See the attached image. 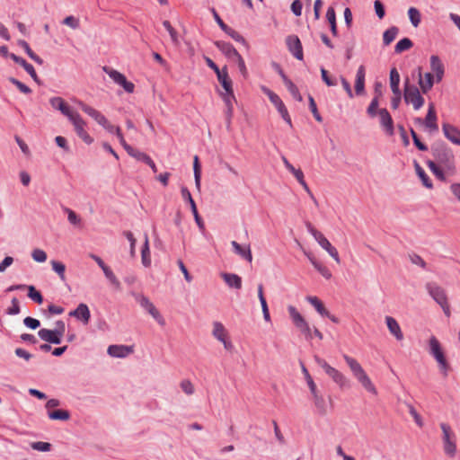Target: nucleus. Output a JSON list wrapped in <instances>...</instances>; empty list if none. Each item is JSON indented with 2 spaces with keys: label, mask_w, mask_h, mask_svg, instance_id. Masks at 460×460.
Segmentation results:
<instances>
[{
  "label": "nucleus",
  "mask_w": 460,
  "mask_h": 460,
  "mask_svg": "<svg viewBox=\"0 0 460 460\" xmlns=\"http://www.w3.org/2000/svg\"><path fill=\"white\" fill-rule=\"evenodd\" d=\"M434 157L435 161H428L427 165L438 180L445 181V172L455 170V156L449 148L441 146L435 149Z\"/></svg>",
  "instance_id": "nucleus-1"
},
{
  "label": "nucleus",
  "mask_w": 460,
  "mask_h": 460,
  "mask_svg": "<svg viewBox=\"0 0 460 460\" xmlns=\"http://www.w3.org/2000/svg\"><path fill=\"white\" fill-rule=\"evenodd\" d=\"M75 102L84 113L93 118L99 125L103 127L108 132L115 134L122 146H126L127 142L121 133V129L119 127L112 125L101 111L86 104L85 102L82 101H76Z\"/></svg>",
  "instance_id": "nucleus-2"
},
{
  "label": "nucleus",
  "mask_w": 460,
  "mask_h": 460,
  "mask_svg": "<svg viewBox=\"0 0 460 460\" xmlns=\"http://www.w3.org/2000/svg\"><path fill=\"white\" fill-rule=\"evenodd\" d=\"M343 359L348 365L353 376L363 386V388L372 394H377V390L375 385L373 384V382L371 381L370 377L364 370L362 366L359 364V362L356 358L346 354L343 355Z\"/></svg>",
  "instance_id": "nucleus-3"
},
{
  "label": "nucleus",
  "mask_w": 460,
  "mask_h": 460,
  "mask_svg": "<svg viewBox=\"0 0 460 460\" xmlns=\"http://www.w3.org/2000/svg\"><path fill=\"white\" fill-rule=\"evenodd\" d=\"M307 230L314 236L319 245L325 250L329 255L337 262H341L339 252L337 249L332 246L329 240L317 229H315L311 223L306 224Z\"/></svg>",
  "instance_id": "nucleus-4"
},
{
  "label": "nucleus",
  "mask_w": 460,
  "mask_h": 460,
  "mask_svg": "<svg viewBox=\"0 0 460 460\" xmlns=\"http://www.w3.org/2000/svg\"><path fill=\"white\" fill-rule=\"evenodd\" d=\"M314 360L317 365L324 370L326 375L341 388H344L348 385L349 380L343 373L332 367L324 359L319 357H315Z\"/></svg>",
  "instance_id": "nucleus-5"
},
{
  "label": "nucleus",
  "mask_w": 460,
  "mask_h": 460,
  "mask_svg": "<svg viewBox=\"0 0 460 460\" xmlns=\"http://www.w3.org/2000/svg\"><path fill=\"white\" fill-rule=\"evenodd\" d=\"M440 428L443 433L442 441L444 452L449 457H454L456 453V435L451 427L447 423H441Z\"/></svg>",
  "instance_id": "nucleus-6"
},
{
  "label": "nucleus",
  "mask_w": 460,
  "mask_h": 460,
  "mask_svg": "<svg viewBox=\"0 0 460 460\" xmlns=\"http://www.w3.org/2000/svg\"><path fill=\"white\" fill-rule=\"evenodd\" d=\"M68 120L73 125L74 130L79 138L86 145L93 143V137L90 136L85 128L87 123L78 112L74 114Z\"/></svg>",
  "instance_id": "nucleus-7"
},
{
  "label": "nucleus",
  "mask_w": 460,
  "mask_h": 460,
  "mask_svg": "<svg viewBox=\"0 0 460 460\" xmlns=\"http://www.w3.org/2000/svg\"><path fill=\"white\" fill-rule=\"evenodd\" d=\"M404 101L406 103H411L416 111L420 110L424 104V98L419 89L411 84L409 79H406L404 83Z\"/></svg>",
  "instance_id": "nucleus-8"
},
{
  "label": "nucleus",
  "mask_w": 460,
  "mask_h": 460,
  "mask_svg": "<svg viewBox=\"0 0 460 460\" xmlns=\"http://www.w3.org/2000/svg\"><path fill=\"white\" fill-rule=\"evenodd\" d=\"M429 352L436 358L439 365L440 370L446 376L447 375L449 366L443 353L441 345L435 336H432L429 339Z\"/></svg>",
  "instance_id": "nucleus-9"
},
{
  "label": "nucleus",
  "mask_w": 460,
  "mask_h": 460,
  "mask_svg": "<svg viewBox=\"0 0 460 460\" xmlns=\"http://www.w3.org/2000/svg\"><path fill=\"white\" fill-rule=\"evenodd\" d=\"M261 91L269 97L270 102L276 107L283 119L291 126V118L279 96L265 86L261 87Z\"/></svg>",
  "instance_id": "nucleus-10"
},
{
  "label": "nucleus",
  "mask_w": 460,
  "mask_h": 460,
  "mask_svg": "<svg viewBox=\"0 0 460 460\" xmlns=\"http://www.w3.org/2000/svg\"><path fill=\"white\" fill-rule=\"evenodd\" d=\"M288 311L289 313V316L294 323V325L306 337H311V329L305 320V318L301 315V314L296 310V308L293 305H288Z\"/></svg>",
  "instance_id": "nucleus-11"
},
{
  "label": "nucleus",
  "mask_w": 460,
  "mask_h": 460,
  "mask_svg": "<svg viewBox=\"0 0 460 460\" xmlns=\"http://www.w3.org/2000/svg\"><path fill=\"white\" fill-rule=\"evenodd\" d=\"M212 326L213 337L218 341H220L226 350H231L233 349V344L229 340L228 332L226 331L224 324L220 322L216 321L213 323Z\"/></svg>",
  "instance_id": "nucleus-12"
},
{
  "label": "nucleus",
  "mask_w": 460,
  "mask_h": 460,
  "mask_svg": "<svg viewBox=\"0 0 460 460\" xmlns=\"http://www.w3.org/2000/svg\"><path fill=\"white\" fill-rule=\"evenodd\" d=\"M220 96L222 97L226 105L225 115L226 120V127L229 128L234 116V102H236L234 90L220 93Z\"/></svg>",
  "instance_id": "nucleus-13"
},
{
  "label": "nucleus",
  "mask_w": 460,
  "mask_h": 460,
  "mask_svg": "<svg viewBox=\"0 0 460 460\" xmlns=\"http://www.w3.org/2000/svg\"><path fill=\"white\" fill-rule=\"evenodd\" d=\"M137 301L139 303V305L146 310L152 317L160 324L164 325L165 322L159 311L156 309L155 305L149 300L148 297L140 295L137 297Z\"/></svg>",
  "instance_id": "nucleus-14"
},
{
  "label": "nucleus",
  "mask_w": 460,
  "mask_h": 460,
  "mask_svg": "<svg viewBox=\"0 0 460 460\" xmlns=\"http://www.w3.org/2000/svg\"><path fill=\"white\" fill-rule=\"evenodd\" d=\"M181 193L182 199L185 201L189 202L190 208H191V212L194 216L195 222L197 223L199 228L200 229V231H204L205 224H204L202 218L200 217V216L199 215L196 203H195L194 199H192V196H191L190 190L186 187H182L181 190Z\"/></svg>",
  "instance_id": "nucleus-15"
},
{
  "label": "nucleus",
  "mask_w": 460,
  "mask_h": 460,
  "mask_svg": "<svg viewBox=\"0 0 460 460\" xmlns=\"http://www.w3.org/2000/svg\"><path fill=\"white\" fill-rule=\"evenodd\" d=\"M49 103L53 109L59 111L64 116L69 119L77 111L73 110L66 101L61 97H52L49 99Z\"/></svg>",
  "instance_id": "nucleus-16"
},
{
  "label": "nucleus",
  "mask_w": 460,
  "mask_h": 460,
  "mask_svg": "<svg viewBox=\"0 0 460 460\" xmlns=\"http://www.w3.org/2000/svg\"><path fill=\"white\" fill-rule=\"evenodd\" d=\"M426 288L432 298L440 305L447 301L444 288L435 283H428Z\"/></svg>",
  "instance_id": "nucleus-17"
},
{
  "label": "nucleus",
  "mask_w": 460,
  "mask_h": 460,
  "mask_svg": "<svg viewBox=\"0 0 460 460\" xmlns=\"http://www.w3.org/2000/svg\"><path fill=\"white\" fill-rule=\"evenodd\" d=\"M288 50L299 60L303 59V48L299 38L296 35H289L286 40Z\"/></svg>",
  "instance_id": "nucleus-18"
},
{
  "label": "nucleus",
  "mask_w": 460,
  "mask_h": 460,
  "mask_svg": "<svg viewBox=\"0 0 460 460\" xmlns=\"http://www.w3.org/2000/svg\"><path fill=\"white\" fill-rule=\"evenodd\" d=\"M430 69L436 77L437 83L441 82L445 74V66L438 56L432 55L430 57Z\"/></svg>",
  "instance_id": "nucleus-19"
},
{
  "label": "nucleus",
  "mask_w": 460,
  "mask_h": 460,
  "mask_svg": "<svg viewBox=\"0 0 460 460\" xmlns=\"http://www.w3.org/2000/svg\"><path fill=\"white\" fill-rule=\"evenodd\" d=\"M444 136L452 143L460 146V129L449 123H443Z\"/></svg>",
  "instance_id": "nucleus-20"
},
{
  "label": "nucleus",
  "mask_w": 460,
  "mask_h": 460,
  "mask_svg": "<svg viewBox=\"0 0 460 460\" xmlns=\"http://www.w3.org/2000/svg\"><path fill=\"white\" fill-rule=\"evenodd\" d=\"M377 114L380 119L381 126L385 128V132L389 136H393L394 132V121L388 111L386 109H381L378 111Z\"/></svg>",
  "instance_id": "nucleus-21"
},
{
  "label": "nucleus",
  "mask_w": 460,
  "mask_h": 460,
  "mask_svg": "<svg viewBox=\"0 0 460 460\" xmlns=\"http://www.w3.org/2000/svg\"><path fill=\"white\" fill-rule=\"evenodd\" d=\"M435 79L436 77L432 73H426L424 75L421 72L419 73V85L423 93H427L432 89Z\"/></svg>",
  "instance_id": "nucleus-22"
},
{
  "label": "nucleus",
  "mask_w": 460,
  "mask_h": 460,
  "mask_svg": "<svg viewBox=\"0 0 460 460\" xmlns=\"http://www.w3.org/2000/svg\"><path fill=\"white\" fill-rule=\"evenodd\" d=\"M133 352V348L126 345H111L108 353L111 357L125 358Z\"/></svg>",
  "instance_id": "nucleus-23"
},
{
  "label": "nucleus",
  "mask_w": 460,
  "mask_h": 460,
  "mask_svg": "<svg viewBox=\"0 0 460 460\" xmlns=\"http://www.w3.org/2000/svg\"><path fill=\"white\" fill-rule=\"evenodd\" d=\"M385 320L390 333L394 335L397 341H402L403 333L398 322L392 316H385Z\"/></svg>",
  "instance_id": "nucleus-24"
},
{
  "label": "nucleus",
  "mask_w": 460,
  "mask_h": 460,
  "mask_svg": "<svg viewBox=\"0 0 460 460\" xmlns=\"http://www.w3.org/2000/svg\"><path fill=\"white\" fill-rule=\"evenodd\" d=\"M10 58L17 64H19L20 66H22V68L25 69V71L31 76V78L37 83V84H40V79L36 74V71L34 69V67L32 66V65L29 64L26 62L25 59H23L22 58H20L18 56H16L15 54L13 53H11L10 55Z\"/></svg>",
  "instance_id": "nucleus-25"
},
{
  "label": "nucleus",
  "mask_w": 460,
  "mask_h": 460,
  "mask_svg": "<svg viewBox=\"0 0 460 460\" xmlns=\"http://www.w3.org/2000/svg\"><path fill=\"white\" fill-rule=\"evenodd\" d=\"M365 76H366V69L363 65L359 66L355 80V92L358 95H361L365 91Z\"/></svg>",
  "instance_id": "nucleus-26"
},
{
  "label": "nucleus",
  "mask_w": 460,
  "mask_h": 460,
  "mask_svg": "<svg viewBox=\"0 0 460 460\" xmlns=\"http://www.w3.org/2000/svg\"><path fill=\"white\" fill-rule=\"evenodd\" d=\"M305 255L308 258L312 265L314 269L326 279H330L332 278V272L330 270L324 266L323 264L318 262L316 259L312 255L311 252H304Z\"/></svg>",
  "instance_id": "nucleus-27"
},
{
  "label": "nucleus",
  "mask_w": 460,
  "mask_h": 460,
  "mask_svg": "<svg viewBox=\"0 0 460 460\" xmlns=\"http://www.w3.org/2000/svg\"><path fill=\"white\" fill-rule=\"evenodd\" d=\"M69 315L82 320L84 323H88L91 317L88 306L83 303L80 304L75 310L71 311Z\"/></svg>",
  "instance_id": "nucleus-28"
},
{
  "label": "nucleus",
  "mask_w": 460,
  "mask_h": 460,
  "mask_svg": "<svg viewBox=\"0 0 460 460\" xmlns=\"http://www.w3.org/2000/svg\"><path fill=\"white\" fill-rule=\"evenodd\" d=\"M216 45L223 54L233 61L240 55L234 46L228 42L217 41Z\"/></svg>",
  "instance_id": "nucleus-29"
},
{
  "label": "nucleus",
  "mask_w": 460,
  "mask_h": 460,
  "mask_svg": "<svg viewBox=\"0 0 460 460\" xmlns=\"http://www.w3.org/2000/svg\"><path fill=\"white\" fill-rule=\"evenodd\" d=\"M39 337L47 342L59 344L61 343L60 337L56 333L55 330L40 329L38 332Z\"/></svg>",
  "instance_id": "nucleus-30"
},
{
  "label": "nucleus",
  "mask_w": 460,
  "mask_h": 460,
  "mask_svg": "<svg viewBox=\"0 0 460 460\" xmlns=\"http://www.w3.org/2000/svg\"><path fill=\"white\" fill-rule=\"evenodd\" d=\"M424 124L432 131H437L438 129L437 124V114L433 103L429 104V111L424 120Z\"/></svg>",
  "instance_id": "nucleus-31"
},
{
  "label": "nucleus",
  "mask_w": 460,
  "mask_h": 460,
  "mask_svg": "<svg viewBox=\"0 0 460 460\" xmlns=\"http://www.w3.org/2000/svg\"><path fill=\"white\" fill-rule=\"evenodd\" d=\"M221 278L225 280L229 288L240 289L242 288V279L234 273H221Z\"/></svg>",
  "instance_id": "nucleus-32"
},
{
  "label": "nucleus",
  "mask_w": 460,
  "mask_h": 460,
  "mask_svg": "<svg viewBox=\"0 0 460 460\" xmlns=\"http://www.w3.org/2000/svg\"><path fill=\"white\" fill-rule=\"evenodd\" d=\"M234 251L236 254L240 255L242 258L245 259L247 261L252 262V255L250 249V245L246 247H243L237 242L232 241L231 243Z\"/></svg>",
  "instance_id": "nucleus-33"
},
{
  "label": "nucleus",
  "mask_w": 460,
  "mask_h": 460,
  "mask_svg": "<svg viewBox=\"0 0 460 460\" xmlns=\"http://www.w3.org/2000/svg\"><path fill=\"white\" fill-rule=\"evenodd\" d=\"M217 76L225 92L233 90V83L228 75L226 67H223L222 71H220L219 74L217 75Z\"/></svg>",
  "instance_id": "nucleus-34"
},
{
  "label": "nucleus",
  "mask_w": 460,
  "mask_h": 460,
  "mask_svg": "<svg viewBox=\"0 0 460 460\" xmlns=\"http://www.w3.org/2000/svg\"><path fill=\"white\" fill-rule=\"evenodd\" d=\"M141 260L142 264L145 267H149L151 265V253L149 249V238L147 234H145L144 244L141 251Z\"/></svg>",
  "instance_id": "nucleus-35"
},
{
  "label": "nucleus",
  "mask_w": 460,
  "mask_h": 460,
  "mask_svg": "<svg viewBox=\"0 0 460 460\" xmlns=\"http://www.w3.org/2000/svg\"><path fill=\"white\" fill-rule=\"evenodd\" d=\"M306 300L323 316H329V311L324 307L323 302L317 296H307Z\"/></svg>",
  "instance_id": "nucleus-36"
},
{
  "label": "nucleus",
  "mask_w": 460,
  "mask_h": 460,
  "mask_svg": "<svg viewBox=\"0 0 460 460\" xmlns=\"http://www.w3.org/2000/svg\"><path fill=\"white\" fill-rule=\"evenodd\" d=\"M313 400L317 411L321 415H325L327 413V405L323 396L318 393L313 395Z\"/></svg>",
  "instance_id": "nucleus-37"
},
{
  "label": "nucleus",
  "mask_w": 460,
  "mask_h": 460,
  "mask_svg": "<svg viewBox=\"0 0 460 460\" xmlns=\"http://www.w3.org/2000/svg\"><path fill=\"white\" fill-rule=\"evenodd\" d=\"M400 75L396 68H392L390 71V87L393 93H398L400 91Z\"/></svg>",
  "instance_id": "nucleus-38"
},
{
  "label": "nucleus",
  "mask_w": 460,
  "mask_h": 460,
  "mask_svg": "<svg viewBox=\"0 0 460 460\" xmlns=\"http://www.w3.org/2000/svg\"><path fill=\"white\" fill-rule=\"evenodd\" d=\"M123 147L130 156L136 158L138 161L145 162L149 157L148 155L138 150H136L128 143H126V146H123Z\"/></svg>",
  "instance_id": "nucleus-39"
},
{
  "label": "nucleus",
  "mask_w": 460,
  "mask_h": 460,
  "mask_svg": "<svg viewBox=\"0 0 460 460\" xmlns=\"http://www.w3.org/2000/svg\"><path fill=\"white\" fill-rule=\"evenodd\" d=\"M326 18L330 23L331 31L333 36H337L336 14L333 7H329L326 13Z\"/></svg>",
  "instance_id": "nucleus-40"
},
{
  "label": "nucleus",
  "mask_w": 460,
  "mask_h": 460,
  "mask_svg": "<svg viewBox=\"0 0 460 460\" xmlns=\"http://www.w3.org/2000/svg\"><path fill=\"white\" fill-rule=\"evenodd\" d=\"M415 169H416V173L418 174L419 178L422 181V184L428 189H432L433 183H432L431 180L429 179V177L425 172V171L418 164H416Z\"/></svg>",
  "instance_id": "nucleus-41"
},
{
  "label": "nucleus",
  "mask_w": 460,
  "mask_h": 460,
  "mask_svg": "<svg viewBox=\"0 0 460 460\" xmlns=\"http://www.w3.org/2000/svg\"><path fill=\"white\" fill-rule=\"evenodd\" d=\"M102 270L105 277L107 278V279L111 282V284L112 286H114L116 288L119 289L120 282L118 279V278L115 276V274L113 273L110 267H108L107 265H105L104 268H102Z\"/></svg>",
  "instance_id": "nucleus-42"
},
{
  "label": "nucleus",
  "mask_w": 460,
  "mask_h": 460,
  "mask_svg": "<svg viewBox=\"0 0 460 460\" xmlns=\"http://www.w3.org/2000/svg\"><path fill=\"white\" fill-rule=\"evenodd\" d=\"M102 270L105 277L107 278V279L111 282V284L112 286H114L116 288L119 289L120 282L118 279V278L115 276V274L113 273L110 267H108L107 265H105L104 268H102Z\"/></svg>",
  "instance_id": "nucleus-43"
},
{
  "label": "nucleus",
  "mask_w": 460,
  "mask_h": 460,
  "mask_svg": "<svg viewBox=\"0 0 460 460\" xmlns=\"http://www.w3.org/2000/svg\"><path fill=\"white\" fill-rule=\"evenodd\" d=\"M49 418L55 420H67L70 418V413L66 410H56L49 411Z\"/></svg>",
  "instance_id": "nucleus-44"
},
{
  "label": "nucleus",
  "mask_w": 460,
  "mask_h": 460,
  "mask_svg": "<svg viewBox=\"0 0 460 460\" xmlns=\"http://www.w3.org/2000/svg\"><path fill=\"white\" fill-rule=\"evenodd\" d=\"M163 25L169 32L172 43L178 46L180 44V40L177 31L172 26L169 21H164Z\"/></svg>",
  "instance_id": "nucleus-45"
},
{
  "label": "nucleus",
  "mask_w": 460,
  "mask_h": 460,
  "mask_svg": "<svg viewBox=\"0 0 460 460\" xmlns=\"http://www.w3.org/2000/svg\"><path fill=\"white\" fill-rule=\"evenodd\" d=\"M409 19L414 27H418L421 21L420 11L415 7H410L408 10Z\"/></svg>",
  "instance_id": "nucleus-46"
},
{
  "label": "nucleus",
  "mask_w": 460,
  "mask_h": 460,
  "mask_svg": "<svg viewBox=\"0 0 460 460\" xmlns=\"http://www.w3.org/2000/svg\"><path fill=\"white\" fill-rule=\"evenodd\" d=\"M28 296L35 303L40 305L43 303V296L40 291H38L34 286H28Z\"/></svg>",
  "instance_id": "nucleus-47"
},
{
  "label": "nucleus",
  "mask_w": 460,
  "mask_h": 460,
  "mask_svg": "<svg viewBox=\"0 0 460 460\" xmlns=\"http://www.w3.org/2000/svg\"><path fill=\"white\" fill-rule=\"evenodd\" d=\"M398 34V29L396 27H392L386 30L383 35V40L385 45H389L391 42L394 40Z\"/></svg>",
  "instance_id": "nucleus-48"
},
{
  "label": "nucleus",
  "mask_w": 460,
  "mask_h": 460,
  "mask_svg": "<svg viewBox=\"0 0 460 460\" xmlns=\"http://www.w3.org/2000/svg\"><path fill=\"white\" fill-rule=\"evenodd\" d=\"M50 264L52 266V270L59 276L61 280L66 279L65 271H66V266L60 261H51Z\"/></svg>",
  "instance_id": "nucleus-49"
},
{
  "label": "nucleus",
  "mask_w": 460,
  "mask_h": 460,
  "mask_svg": "<svg viewBox=\"0 0 460 460\" xmlns=\"http://www.w3.org/2000/svg\"><path fill=\"white\" fill-rule=\"evenodd\" d=\"M412 47V41L408 38H403L399 40L395 45V52L401 53L402 51L408 50Z\"/></svg>",
  "instance_id": "nucleus-50"
},
{
  "label": "nucleus",
  "mask_w": 460,
  "mask_h": 460,
  "mask_svg": "<svg viewBox=\"0 0 460 460\" xmlns=\"http://www.w3.org/2000/svg\"><path fill=\"white\" fill-rule=\"evenodd\" d=\"M103 70L118 84H119L121 79H123V77L125 76L123 74L119 73V71L114 70L110 67H107V66H104Z\"/></svg>",
  "instance_id": "nucleus-51"
},
{
  "label": "nucleus",
  "mask_w": 460,
  "mask_h": 460,
  "mask_svg": "<svg viewBox=\"0 0 460 460\" xmlns=\"http://www.w3.org/2000/svg\"><path fill=\"white\" fill-rule=\"evenodd\" d=\"M193 170H194V177L195 183L198 189L200 187V166L199 163V157L197 155L194 156L193 161Z\"/></svg>",
  "instance_id": "nucleus-52"
},
{
  "label": "nucleus",
  "mask_w": 460,
  "mask_h": 460,
  "mask_svg": "<svg viewBox=\"0 0 460 460\" xmlns=\"http://www.w3.org/2000/svg\"><path fill=\"white\" fill-rule=\"evenodd\" d=\"M65 212L67 214V219L70 222V224H72L74 226L81 225L82 220L75 211H73L70 208H66Z\"/></svg>",
  "instance_id": "nucleus-53"
},
{
  "label": "nucleus",
  "mask_w": 460,
  "mask_h": 460,
  "mask_svg": "<svg viewBox=\"0 0 460 460\" xmlns=\"http://www.w3.org/2000/svg\"><path fill=\"white\" fill-rule=\"evenodd\" d=\"M32 259L37 262H45L47 261V253L41 249H34L31 252Z\"/></svg>",
  "instance_id": "nucleus-54"
},
{
  "label": "nucleus",
  "mask_w": 460,
  "mask_h": 460,
  "mask_svg": "<svg viewBox=\"0 0 460 460\" xmlns=\"http://www.w3.org/2000/svg\"><path fill=\"white\" fill-rule=\"evenodd\" d=\"M293 175L295 176V178L297 180V181L301 184V186L303 187V189L307 192V193H310V188L308 186V184L305 182V177H304V172L298 169L296 170Z\"/></svg>",
  "instance_id": "nucleus-55"
},
{
  "label": "nucleus",
  "mask_w": 460,
  "mask_h": 460,
  "mask_svg": "<svg viewBox=\"0 0 460 460\" xmlns=\"http://www.w3.org/2000/svg\"><path fill=\"white\" fill-rule=\"evenodd\" d=\"M126 238L129 241V246H130V256L132 258L136 255V238L134 237L133 234L130 231H125L123 234Z\"/></svg>",
  "instance_id": "nucleus-56"
},
{
  "label": "nucleus",
  "mask_w": 460,
  "mask_h": 460,
  "mask_svg": "<svg viewBox=\"0 0 460 460\" xmlns=\"http://www.w3.org/2000/svg\"><path fill=\"white\" fill-rule=\"evenodd\" d=\"M31 446L32 449L40 452H48L50 450L51 447V445L49 443L42 441L32 442Z\"/></svg>",
  "instance_id": "nucleus-57"
},
{
  "label": "nucleus",
  "mask_w": 460,
  "mask_h": 460,
  "mask_svg": "<svg viewBox=\"0 0 460 460\" xmlns=\"http://www.w3.org/2000/svg\"><path fill=\"white\" fill-rule=\"evenodd\" d=\"M180 386L181 390L188 395H191L194 393V385L188 379L182 380L180 384Z\"/></svg>",
  "instance_id": "nucleus-58"
},
{
  "label": "nucleus",
  "mask_w": 460,
  "mask_h": 460,
  "mask_svg": "<svg viewBox=\"0 0 460 460\" xmlns=\"http://www.w3.org/2000/svg\"><path fill=\"white\" fill-rule=\"evenodd\" d=\"M308 100H309V107H310V110H311L314 119L318 122H322L323 119H322L320 113L318 112L317 106H316V103H315L314 98L310 95Z\"/></svg>",
  "instance_id": "nucleus-59"
},
{
  "label": "nucleus",
  "mask_w": 460,
  "mask_h": 460,
  "mask_svg": "<svg viewBox=\"0 0 460 460\" xmlns=\"http://www.w3.org/2000/svg\"><path fill=\"white\" fill-rule=\"evenodd\" d=\"M321 75L323 81L328 85V86H334L337 84V81L334 78H332L328 71L324 68H321Z\"/></svg>",
  "instance_id": "nucleus-60"
},
{
  "label": "nucleus",
  "mask_w": 460,
  "mask_h": 460,
  "mask_svg": "<svg viewBox=\"0 0 460 460\" xmlns=\"http://www.w3.org/2000/svg\"><path fill=\"white\" fill-rule=\"evenodd\" d=\"M10 82L14 84L22 93L28 94L31 93V88H29L27 85L20 82L19 80L15 78H10Z\"/></svg>",
  "instance_id": "nucleus-61"
},
{
  "label": "nucleus",
  "mask_w": 460,
  "mask_h": 460,
  "mask_svg": "<svg viewBox=\"0 0 460 460\" xmlns=\"http://www.w3.org/2000/svg\"><path fill=\"white\" fill-rule=\"evenodd\" d=\"M378 108V97L376 96L375 98H373V100L371 101L368 108H367V113L371 116V117H375L378 111H376Z\"/></svg>",
  "instance_id": "nucleus-62"
},
{
  "label": "nucleus",
  "mask_w": 460,
  "mask_h": 460,
  "mask_svg": "<svg viewBox=\"0 0 460 460\" xmlns=\"http://www.w3.org/2000/svg\"><path fill=\"white\" fill-rule=\"evenodd\" d=\"M23 323L28 328H31V329H33V330L37 329L40 325V323L39 320H37L35 318H32V317H30V316L24 318Z\"/></svg>",
  "instance_id": "nucleus-63"
},
{
  "label": "nucleus",
  "mask_w": 460,
  "mask_h": 460,
  "mask_svg": "<svg viewBox=\"0 0 460 460\" xmlns=\"http://www.w3.org/2000/svg\"><path fill=\"white\" fill-rule=\"evenodd\" d=\"M232 39H234L235 41H238V42H243L244 43L245 42V40L243 39V37L239 33L237 32L236 31H234V29L228 27L226 31H225Z\"/></svg>",
  "instance_id": "nucleus-64"
}]
</instances>
